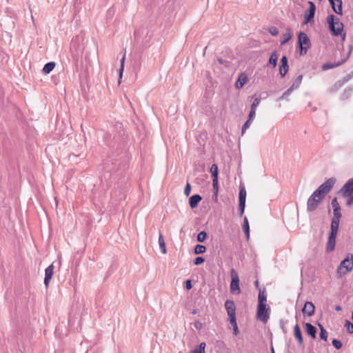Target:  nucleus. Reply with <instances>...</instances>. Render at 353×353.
Masks as SVG:
<instances>
[{"label":"nucleus","instance_id":"de8ad7c7","mask_svg":"<svg viewBox=\"0 0 353 353\" xmlns=\"http://www.w3.org/2000/svg\"><path fill=\"white\" fill-rule=\"evenodd\" d=\"M352 50H353V46L352 44H350L348 46V53H347V56L342 60H345V62H346L347 61V59H349V57H350Z\"/></svg>","mask_w":353,"mask_h":353},{"label":"nucleus","instance_id":"39448f33","mask_svg":"<svg viewBox=\"0 0 353 353\" xmlns=\"http://www.w3.org/2000/svg\"><path fill=\"white\" fill-rule=\"evenodd\" d=\"M324 199V197L314 192L307 199V211L309 212L315 211Z\"/></svg>","mask_w":353,"mask_h":353},{"label":"nucleus","instance_id":"5701e85b","mask_svg":"<svg viewBox=\"0 0 353 353\" xmlns=\"http://www.w3.org/2000/svg\"><path fill=\"white\" fill-rule=\"evenodd\" d=\"M55 65L56 64L53 61L47 63L43 68V72L45 74H49L54 70Z\"/></svg>","mask_w":353,"mask_h":353},{"label":"nucleus","instance_id":"dca6fc26","mask_svg":"<svg viewBox=\"0 0 353 353\" xmlns=\"http://www.w3.org/2000/svg\"><path fill=\"white\" fill-rule=\"evenodd\" d=\"M304 326L307 334L311 336L312 339H315L317 332L316 327L310 323H305Z\"/></svg>","mask_w":353,"mask_h":353},{"label":"nucleus","instance_id":"6e6d98bb","mask_svg":"<svg viewBox=\"0 0 353 353\" xmlns=\"http://www.w3.org/2000/svg\"><path fill=\"white\" fill-rule=\"evenodd\" d=\"M281 65H288V57L286 56H283L281 59Z\"/></svg>","mask_w":353,"mask_h":353},{"label":"nucleus","instance_id":"a19ab883","mask_svg":"<svg viewBox=\"0 0 353 353\" xmlns=\"http://www.w3.org/2000/svg\"><path fill=\"white\" fill-rule=\"evenodd\" d=\"M252 122V121L248 119L245 122V123L243 125L242 129H241V134L242 135H243L244 133L245 132L246 130L250 128Z\"/></svg>","mask_w":353,"mask_h":353},{"label":"nucleus","instance_id":"e2e57ef3","mask_svg":"<svg viewBox=\"0 0 353 353\" xmlns=\"http://www.w3.org/2000/svg\"><path fill=\"white\" fill-rule=\"evenodd\" d=\"M218 61L221 64L223 63V60L222 59H218Z\"/></svg>","mask_w":353,"mask_h":353},{"label":"nucleus","instance_id":"ddd939ff","mask_svg":"<svg viewBox=\"0 0 353 353\" xmlns=\"http://www.w3.org/2000/svg\"><path fill=\"white\" fill-rule=\"evenodd\" d=\"M328 1H330V3L332 6L333 11L337 14L342 15L343 14L342 0H328Z\"/></svg>","mask_w":353,"mask_h":353},{"label":"nucleus","instance_id":"393cba45","mask_svg":"<svg viewBox=\"0 0 353 353\" xmlns=\"http://www.w3.org/2000/svg\"><path fill=\"white\" fill-rule=\"evenodd\" d=\"M278 61V55L276 51L272 52L270 59H269V64L272 65L273 68H275L277 65Z\"/></svg>","mask_w":353,"mask_h":353},{"label":"nucleus","instance_id":"f8f14e48","mask_svg":"<svg viewBox=\"0 0 353 353\" xmlns=\"http://www.w3.org/2000/svg\"><path fill=\"white\" fill-rule=\"evenodd\" d=\"M54 265L53 263L50 264L48 267H47L45 270V278H44V285L46 288H48L51 279L54 274Z\"/></svg>","mask_w":353,"mask_h":353},{"label":"nucleus","instance_id":"c756f323","mask_svg":"<svg viewBox=\"0 0 353 353\" xmlns=\"http://www.w3.org/2000/svg\"><path fill=\"white\" fill-rule=\"evenodd\" d=\"M212 179H219V170L216 164H212L210 168Z\"/></svg>","mask_w":353,"mask_h":353},{"label":"nucleus","instance_id":"9d476101","mask_svg":"<svg viewBox=\"0 0 353 353\" xmlns=\"http://www.w3.org/2000/svg\"><path fill=\"white\" fill-rule=\"evenodd\" d=\"M308 4L310 6V8L305 10L304 13V23L307 24L310 23L311 21L313 20L314 15H315V11H316V6L315 4L311 1H308Z\"/></svg>","mask_w":353,"mask_h":353},{"label":"nucleus","instance_id":"5fc2aeb1","mask_svg":"<svg viewBox=\"0 0 353 353\" xmlns=\"http://www.w3.org/2000/svg\"><path fill=\"white\" fill-rule=\"evenodd\" d=\"M344 83H345L344 81H339L336 83H335L334 87L336 88V90H337L339 88H341L343 85Z\"/></svg>","mask_w":353,"mask_h":353},{"label":"nucleus","instance_id":"6e6552de","mask_svg":"<svg viewBox=\"0 0 353 353\" xmlns=\"http://www.w3.org/2000/svg\"><path fill=\"white\" fill-rule=\"evenodd\" d=\"M338 230L339 228L330 226V232L326 243L327 252H332L334 250Z\"/></svg>","mask_w":353,"mask_h":353},{"label":"nucleus","instance_id":"6ab92c4d","mask_svg":"<svg viewBox=\"0 0 353 353\" xmlns=\"http://www.w3.org/2000/svg\"><path fill=\"white\" fill-rule=\"evenodd\" d=\"M345 63V60H341L338 62L334 63H325L322 65L321 68L323 70L325 71L330 69L337 68Z\"/></svg>","mask_w":353,"mask_h":353},{"label":"nucleus","instance_id":"7ed1b4c3","mask_svg":"<svg viewBox=\"0 0 353 353\" xmlns=\"http://www.w3.org/2000/svg\"><path fill=\"white\" fill-rule=\"evenodd\" d=\"M340 192L343 197H347V205L353 204V177L349 179L341 188Z\"/></svg>","mask_w":353,"mask_h":353},{"label":"nucleus","instance_id":"052dcab7","mask_svg":"<svg viewBox=\"0 0 353 353\" xmlns=\"http://www.w3.org/2000/svg\"><path fill=\"white\" fill-rule=\"evenodd\" d=\"M254 285L256 286V288L259 290V281L258 280H256L254 281Z\"/></svg>","mask_w":353,"mask_h":353},{"label":"nucleus","instance_id":"13d9d810","mask_svg":"<svg viewBox=\"0 0 353 353\" xmlns=\"http://www.w3.org/2000/svg\"><path fill=\"white\" fill-rule=\"evenodd\" d=\"M233 333L235 336H237L239 333L238 326L233 327Z\"/></svg>","mask_w":353,"mask_h":353},{"label":"nucleus","instance_id":"f03ea898","mask_svg":"<svg viewBox=\"0 0 353 353\" xmlns=\"http://www.w3.org/2000/svg\"><path fill=\"white\" fill-rule=\"evenodd\" d=\"M353 269V255L348 254L346 258L343 260L337 269V274L341 276H344L347 272L352 271Z\"/></svg>","mask_w":353,"mask_h":353},{"label":"nucleus","instance_id":"bb28decb","mask_svg":"<svg viewBox=\"0 0 353 353\" xmlns=\"http://www.w3.org/2000/svg\"><path fill=\"white\" fill-rule=\"evenodd\" d=\"M319 327L320 329V338L321 339L326 341L327 340L328 334L326 330L323 327V326L319 323Z\"/></svg>","mask_w":353,"mask_h":353},{"label":"nucleus","instance_id":"a18cd8bd","mask_svg":"<svg viewBox=\"0 0 353 353\" xmlns=\"http://www.w3.org/2000/svg\"><path fill=\"white\" fill-rule=\"evenodd\" d=\"M205 259L203 256H197L194 261V264L195 265H199L203 263Z\"/></svg>","mask_w":353,"mask_h":353},{"label":"nucleus","instance_id":"58836bf2","mask_svg":"<svg viewBox=\"0 0 353 353\" xmlns=\"http://www.w3.org/2000/svg\"><path fill=\"white\" fill-rule=\"evenodd\" d=\"M345 327L347 332L350 334H353V323L348 320L345 321Z\"/></svg>","mask_w":353,"mask_h":353},{"label":"nucleus","instance_id":"864d4df0","mask_svg":"<svg viewBox=\"0 0 353 353\" xmlns=\"http://www.w3.org/2000/svg\"><path fill=\"white\" fill-rule=\"evenodd\" d=\"M192 284L191 280L188 279V280L185 281V288L189 290L192 289Z\"/></svg>","mask_w":353,"mask_h":353},{"label":"nucleus","instance_id":"c9c22d12","mask_svg":"<svg viewBox=\"0 0 353 353\" xmlns=\"http://www.w3.org/2000/svg\"><path fill=\"white\" fill-rule=\"evenodd\" d=\"M293 90L290 87L279 98V100L288 101V97L291 94Z\"/></svg>","mask_w":353,"mask_h":353},{"label":"nucleus","instance_id":"338daca9","mask_svg":"<svg viewBox=\"0 0 353 353\" xmlns=\"http://www.w3.org/2000/svg\"><path fill=\"white\" fill-rule=\"evenodd\" d=\"M352 319H353V311H352Z\"/></svg>","mask_w":353,"mask_h":353},{"label":"nucleus","instance_id":"680f3d73","mask_svg":"<svg viewBox=\"0 0 353 353\" xmlns=\"http://www.w3.org/2000/svg\"><path fill=\"white\" fill-rule=\"evenodd\" d=\"M335 310L336 311H340V310H342V308H341V307L340 305H337V306H336Z\"/></svg>","mask_w":353,"mask_h":353},{"label":"nucleus","instance_id":"8fccbe9b","mask_svg":"<svg viewBox=\"0 0 353 353\" xmlns=\"http://www.w3.org/2000/svg\"><path fill=\"white\" fill-rule=\"evenodd\" d=\"M255 115H256V110L250 109L248 119L252 121L255 117Z\"/></svg>","mask_w":353,"mask_h":353},{"label":"nucleus","instance_id":"0eeeda50","mask_svg":"<svg viewBox=\"0 0 353 353\" xmlns=\"http://www.w3.org/2000/svg\"><path fill=\"white\" fill-rule=\"evenodd\" d=\"M231 283H230V292L233 294H239L241 289L239 287V278L237 272L234 268L230 271Z\"/></svg>","mask_w":353,"mask_h":353},{"label":"nucleus","instance_id":"4be33fe9","mask_svg":"<svg viewBox=\"0 0 353 353\" xmlns=\"http://www.w3.org/2000/svg\"><path fill=\"white\" fill-rule=\"evenodd\" d=\"M242 228L245 234L246 235L247 240H248L250 238V225H249L248 219L246 216H245L243 219Z\"/></svg>","mask_w":353,"mask_h":353},{"label":"nucleus","instance_id":"774afa93","mask_svg":"<svg viewBox=\"0 0 353 353\" xmlns=\"http://www.w3.org/2000/svg\"><path fill=\"white\" fill-rule=\"evenodd\" d=\"M190 353H194V352H192V351H191Z\"/></svg>","mask_w":353,"mask_h":353},{"label":"nucleus","instance_id":"20e7f679","mask_svg":"<svg viewBox=\"0 0 353 353\" xmlns=\"http://www.w3.org/2000/svg\"><path fill=\"white\" fill-rule=\"evenodd\" d=\"M298 45L301 55L306 54L308 49L311 47L310 40L304 32H300L298 35Z\"/></svg>","mask_w":353,"mask_h":353},{"label":"nucleus","instance_id":"69168bd1","mask_svg":"<svg viewBox=\"0 0 353 353\" xmlns=\"http://www.w3.org/2000/svg\"><path fill=\"white\" fill-rule=\"evenodd\" d=\"M196 310H193L192 314H196Z\"/></svg>","mask_w":353,"mask_h":353},{"label":"nucleus","instance_id":"4468645a","mask_svg":"<svg viewBox=\"0 0 353 353\" xmlns=\"http://www.w3.org/2000/svg\"><path fill=\"white\" fill-rule=\"evenodd\" d=\"M302 312L308 316H313L315 313L314 305L310 301H306L302 309Z\"/></svg>","mask_w":353,"mask_h":353},{"label":"nucleus","instance_id":"9b49d317","mask_svg":"<svg viewBox=\"0 0 353 353\" xmlns=\"http://www.w3.org/2000/svg\"><path fill=\"white\" fill-rule=\"evenodd\" d=\"M341 216L342 214L341 212V206L334 208L333 217L332 219L330 226L339 228Z\"/></svg>","mask_w":353,"mask_h":353},{"label":"nucleus","instance_id":"2f4dec72","mask_svg":"<svg viewBox=\"0 0 353 353\" xmlns=\"http://www.w3.org/2000/svg\"><path fill=\"white\" fill-rule=\"evenodd\" d=\"M205 250H206V247L205 245H199V244L196 245L194 248V252L195 254H203L205 252Z\"/></svg>","mask_w":353,"mask_h":353},{"label":"nucleus","instance_id":"f257e3e1","mask_svg":"<svg viewBox=\"0 0 353 353\" xmlns=\"http://www.w3.org/2000/svg\"><path fill=\"white\" fill-rule=\"evenodd\" d=\"M327 22L330 32L334 36L341 35L343 30V24L333 14H330L327 17Z\"/></svg>","mask_w":353,"mask_h":353},{"label":"nucleus","instance_id":"f704fd0d","mask_svg":"<svg viewBox=\"0 0 353 353\" xmlns=\"http://www.w3.org/2000/svg\"><path fill=\"white\" fill-rule=\"evenodd\" d=\"M289 66L288 65H281L279 66V74L281 77H284L287 72H288Z\"/></svg>","mask_w":353,"mask_h":353},{"label":"nucleus","instance_id":"c85d7f7f","mask_svg":"<svg viewBox=\"0 0 353 353\" xmlns=\"http://www.w3.org/2000/svg\"><path fill=\"white\" fill-rule=\"evenodd\" d=\"M302 79H303V75L302 74L299 75L296 78V79L294 81V82H293L292 85L290 86V88H292L293 90L294 89L298 88L301 83Z\"/></svg>","mask_w":353,"mask_h":353},{"label":"nucleus","instance_id":"0e129e2a","mask_svg":"<svg viewBox=\"0 0 353 353\" xmlns=\"http://www.w3.org/2000/svg\"><path fill=\"white\" fill-rule=\"evenodd\" d=\"M271 352H272V353H274V348H273V347H272V349H271Z\"/></svg>","mask_w":353,"mask_h":353},{"label":"nucleus","instance_id":"09e8293b","mask_svg":"<svg viewBox=\"0 0 353 353\" xmlns=\"http://www.w3.org/2000/svg\"><path fill=\"white\" fill-rule=\"evenodd\" d=\"M229 319H230V323H231L232 327L237 326L236 315L235 316H229Z\"/></svg>","mask_w":353,"mask_h":353},{"label":"nucleus","instance_id":"e433bc0d","mask_svg":"<svg viewBox=\"0 0 353 353\" xmlns=\"http://www.w3.org/2000/svg\"><path fill=\"white\" fill-rule=\"evenodd\" d=\"M207 238V232L205 231L200 232L197 235V241L200 243L203 242Z\"/></svg>","mask_w":353,"mask_h":353},{"label":"nucleus","instance_id":"72a5a7b5","mask_svg":"<svg viewBox=\"0 0 353 353\" xmlns=\"http://www.w3.org/2000/svg\"><path fill=\"white\" fill-rule=\"evenodd\" d=\"M205 343H201L192 352L194 353H205Z\"/></svg>","mask_w":353,"mask_h":353},{"label":"nucleus","instance_id":"7c9ffc66","mask_svg":"<svg viewBox=\"0 0 353 353\" xmlns=\"http://www.w3.org/2000/svg\"><path fill=\"white\" fill-rule=\"evenodd\" d=\"M212 187L214 190L213 197L216 200L219 192V179H212Z\"/></svg>","mask_w":353,"mask_h":353},{"label":"nucleus","instance_id":"aec40b11","mask_svg":"<svg viewBox=\"0 0 353 353\" xmlns=\"http://www.w3.org/2000/svg\"><path fill=\"white\" fill-rule=\"evenodd\" d=\"M202 200L199 194H194L189 199V205L192 209L197 207L199 203Z\"/></svg>","mask_w":353,"mask_h":353},{"label":"nucleus","instance_id":"ea45409f","mask_svg":"<svg viewBox=\"0 0 353 353\" xmlns=\"http://www.w3.org/2000/svg\"><path fill=\"white\" fill-rule=\"evenodd\" d=\"M332 343L336 350L341 349L343 345L341 341L336 339H332Z\"/></svg>","mask_w":353,"mask_h":353},{"label":"nucleus","instance_id":"473e14b6","mask_svg":"<svg viewBox=\"0 0 353 353\" xmlns=\"http://www.w3.org/2000/svg\"><path fill=\"white\" fill-rule=\"evenodd\" d=\"M125 58V54H124L123 57H122V59L121 60V66L119 68V79H118L119 83H121V79L122 78V75H123V70H124Z\"/></svg>","mask_w":353,"mask_h":353},{"label":"nucleus","instance_id":"49530a36","mask_svg":"<svg viewBox=\"0 0 353 353\" xmlns=\"http://www.w3.org/2000/svg\"><path fill=\"white\" fill-rule=\"evenodd\" d=\"M190 192H191V185L189 183H187V184L185 185V188H184V194L187 196H188L190 194Z\"/></svg>","mask_w":353,"mask_h":353},{"label":"nucleus","instance_id":"c03bdc74","mask_svg":"<svg viewBox=\"0 0 353 353\" xmlns=\"http://www.w3.org/2000/svg\"><path fill=\"white\" fill-rule=\"evenodd\" d=\"M268 32L272 36H276L279 34V30H278L277 28H276L274 26H272V27L269 28Z\"/></svg>","mask_w":353,"mask_h":353},{"label":"nucleus","instance_id":"37998d69","mask_svg":"<svg viewBox=\"0 0 353 353\" xmlns=\"http://www.w3.org/2000/svg\"><path fill=\"white\" fill-rule=\"evenodd\" d=\"M245 208V203L239 202V216H242Z\"/></svg>","mask_w":353,"mask_h":353},{"label":"nucleus","instance_id":"423d86ee","mask_svg":"<svg viewBox=\"0 0 353 353\" xmlns=\"http://www.w3.org/2000/svg\"><path fill=\"white\" fill-rule=\"evenodd\" d=\"M336 183L335 178H330L322 183L319 188L314 191L319 195L325 198L326 195L330 192L333 186Z\"/></svg>","mask_w":353,"mask_h":353},{"label":"nucleus","instance_id":"79ce46f5","mask_svg":"<svg viewBox=\"0 0 353 353\" xmlns=\"http://www.w3.org/2000/svg\"><path fill=\"white\" fill-rule=\"evenodd\" d=\"M261 102V98L260 97H256L254 99V101L252 102V105H251V110H256L257 106L259 105Z\"/></svg>","mask_w":353,"mask_h":353},{"label":"nucleus","instance_id":"bf43d9fd","mask_svg":"<svg viewBox=\"0 0 353 353\" xmlns=\"http://www.w3.org/2000/svg\"><path fill=\"white\" fill-rule=\"evenodd\" d=\"M353 76V72H352L351 74H348L345 79H344V81L346 82L349 79H351V77Z\"/></svg>","mask_w":353,"mask_h":353},{"label":"nucleus","instance_id":"1a4fd4ad","mask_svg":"<svg viewBox=\"0 0 353 353\" xmlns=\"http://www.w3.org/2000/svg\"><path fill=\"white\" fill-rule=\"evenodd\" d=\"M270 307L267 305L257 306L256 316L257 318L265 323L270 317Z\"/></svg>","mask_w":353,"mask_h":353},{"label":"nucleus","instance_id":"2eb2a0df","mask_svg":"<svg viewBox=\"0 0 353 353\" xmlns=\"http://www.w3.org/2000/svg\"><path fill=\"white\" fill-rule=\"evenodd\" d=\"M225 307L229 316L236 315V307L233 301L228 299L225 302Z\"/></svg>","mask_w":353,"mask_h":353},{"label":"nucleus","instance_id":"4c0bfd02","mask_svg":"<svg viewBox=\"0 0 353 353\" xmlns=\"http://www.w3.org/2000/svg\"><path fill=\"white\" fill-rule=\"evenodd\" d=\"M352 90L351 88H347L345 89L342 95H341V99L343 100H345V99H347L350 97V96L352 94Z\"/></svg>","mask_w":353,"mask_h":353},{"label":"nucleus","instance_id":"b1692460","mask_svg":"<svg viewBox=\"0 0 353 353\" xmlns=\"http://www.w3.org/2000/svg\"><path fill=\"white\" fill-rule=\"evenodd\" d=\"M159 248H160L161 252L163 254H165L167 252L165 242L164 238L163 236V234H161V232H159Z\"/></svg>","mask_w":353,"mask_h":353},{"label":"nucleus","instance_id":"a878e982","mask_svg":"<svg viewBox=\"0 0 353 353\" xmlns=\"http://www.w3.org/2000/svg\"><path fill=\"white\" fill-rule=\"evenodd\" d=\"M292 38V34L290 32V30L288 28V31L283 34L282 38L281 39V45H284L287 42H288Z\"/></svg>","mask_w":353,"mask_h":353},{"label":"nucleus","instance_id":"f3484780","mask_svg":"<svg viewBox=\"0 0 353 353\" xmlns=\"http://www.w3.org/2000/svg\"><path fill=\"white\" fill-rule=\"evenodd\" d=\"M266 301H267V294H266L265 288H263V289H259V295H258V305L257 306L267 305Z\"/></svg>","mask_w":353,"mask_h":353},{"label":"nucleus","instance_id":"a211bd4d","mask_svg":"<svg viewBox=\"0 0 353 353\" xmlns=\"http://www.w3.org/2000/svg\"><path fill=\"white\" fill-rule=\"evenodd\" d=\"M248 77L246 74L242 72L239 76V78L235 83V87L237 89H240L248 82Z\"/></svg>","mask_w":353,"mask_h":353},{"label":"nucleus","instance_id":"412c9836","mask_svg":"<svg viewBox=\"0 0 353 353\" xmlns=\"http://www.w3.org/2000/svg\"><path fill=\"white\" fill-rule=\"evenodd\" d=\"M294 335L299 345H302L303 342L302 332L298 324L294 327Z\"/></svg>","mask_w":353,"mask_h":353},{"label":"nucleus","instance_id":"4d7b16f0","mask_svg":"<svg viewBox=\"0 0 353 353\" xmlns=\"http://www.w3.org/2000/svg\"><path fill=\"white\" fill-rule=\"evenodd\" d=\"M194 326L197 330H200L202 327V324L199 321H196L194 323Z\"/></svg>","mask_w":353,"mask_h":353},{"label":"nucleus","instance_id":"3c124183","mask_svg":"<svg viewBox=\"0 0 353 353\" xmlns=\"http://www.w3.org/2000/svg\"><path fill=\"white\" fill-rule=\"evenodd\" d=\"M332 208H336L340 206L336 198H334L331 201Z\"/></svg>","mask_w":353,"mask_h":353},{"label":"nucleus","instance_id":"603ef678","mask_svg":"<svg viewBox=\"0 0 353 353\" xmlns=\"http://www.w3.org/2000/svg\"><path fill=\"white\" fill-rule=\"evenodd\" d=\"M280 325H281V330H282L284 334H286V333H287V329H286V327H285V323H284L283 320H282V319H281V320L280 321Z\"/></svg>","mask_w":353,"mask_h":353},{"label":"nucleus","instance_id":"cd10ccee","mask_svg":"<svg viewBox=\"0 0 353 353\" xmlns=\"http://www.w3.org/2000/svg\"><path fill=\"white\" fill-rule=\"evenodd\" d=\"M246 200V190L244 187H242L239 190V201L241 203H245Z\"/></svg>","mask_w":353,"mask_h":353}]
</instances>
